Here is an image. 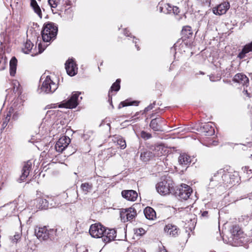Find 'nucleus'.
Segmentation results:
<instances>
[{
	"instance_id": "1",
	"label": "nucleus",
	"mask_w": 252,
	"mask_h": 252,
	"mask_svg": "<svg viewBox=\"0 0 252 252\" xmlns=\"http://www.w3.org/2000/svg\"><path fill=\"white\" fill-rule=\"evenodd\" d=\"M42 85L39 90V93H52L58 88V83L55 82L50 76L42 75L41 80H43Z\"/></svg>"
},
{
	"instance_id": "2",
	"label": "nucleus",
	"mask_w": 252,
	"mask_h": 252,
	"mask_svg": "<svg viewBox=\"0 0 252 252\" xmlns=\"http://www.w3.org/2000/svg\"><path fill=\"white\" fill-rule=\"evenodd\" d=\"M58 28L54 24L50 23L44 25L42 31V37L44 42H49L54 38L57 33Z\"/></svg>"
},
{
	"instance_id": "3",
	"label": "nucleus",
	"mask_w": 252,
	"mask_h": 252,
	"mask_svg": "<svg viewBox=\"0 0 252 252\" xmlns=\"http://www.w3.org/2000/svg\"><path fill=\"white\" fill-rule=\"evenodd\" d=\"M172 187V181L167 178H165L162 181L158 182L156 186L158 192L162 195L169 194Z\"/></svg>"
},
{
	"instance_id": "4",
	"label": "nucleus",
	"mask_w": 252,
	"mask_h": 252,
	"mask_svg": "<svg viewBox=\"0 0 252 252\" xmlns=\"http://www.w3.org/2000/svg\"><path fill=\"white\" fill-rule=\"evenodd\" d=\"M233 80L234 82L243 86L244 88L243 93L244 94L247 95V96L251 97V90L250 89H248L247 88H245V87H248L249 80L248 78L245 74L237 73L234 76Z\"/></svg>"
},
{
	"instance_id": "5",
	"label": "nucleus",
	"mask_w": 252,
	"mask_h": 252,
	"mask_svg": "<svg viewBox=\"0 0 252 252\" xmlns=\"http://www.w3.org/2000/svg\"><path fill=\"white\" fill-rule=\"evenodd\" d=\"M192 190L190 187L186 184H182L176 192V194L181 200H187L191 194Z\"/></svg>"
},
{
	"instance_id": "6",
	"label": "nucleus",
	"mask_w": 252,
	"mask_h": 252,
	"mask_svg": "<svg viewBox=\"0 0 252 252\" xmlns=\"http://www.w3.org/2000/svg\"><path fill=\"white\" fill-rule=\"evenodd\" d=\"M136 215V211L133 208L123 209L120 212V218L123 222L132 220Z\"/></svg>"
},
{
	"instance_id": "7",
	"label": "nucleus",
	"mask_w": 252,
	"mask_h": 252,
	"mask_svg": "<svg viewBox=\"0 0 252 252\" xmlns=\"http://www.w3.org/2000/svg\"><path fill=\"white\" fill-rule=\"evenodd\" d=\"M105 227L100 223H95L91 225L89 232L90 235L94 238H102L104 234Z\"/></svg>"
},
{
	"instance_id": "8",
	"label": "nucleus",
	"mask_w": 252,
	"mask_h": 252,
	"mask_svg": "<svg viewBox=\"0 0 252 252\" xmlns=\"http://www.w3.org/2000/svg\"><path fill=\"white\" fill-rule=\"evenodd\" d=\"M52 232H53V230H48L45 226L35 229V234L40 240H47Z\"/></svg>"
},
{
	"instance_id": "9",
	"label": "nucleus",
	"mask_w": 252,
	"mask_h": 252,
	"mask_svg": "<svg viewBox=\"0 0 252 252\" xmlns=\"http://www.w3.org/2000/svg\"><path fill=\"white\" fill-rule=\"evenodd\" d=\"M80 94L81 93L80 92H75L68 100L60 105L59 107H63L70 109L75 108L78 105V98Z\"/></svg>"
},
{
	"instance_id": "10",
	"label": "nucleus",
	"mask_w": 252,
	"mask_h": 252,
	"mask_svg": "<svg viewBox=\"0 0 252 252\" xmlns=\"http://www.w3.org/2000/svg\"><path fill=\"white\" fill-rule=\"evenodd\" d=\"M65 67L67 73L70 76H73L77 73V65L72 59H69L66 62Z\"/></svg>"
},
{
	"instance_id": "11",
	"label": "nucleus",
	"mask_w": 252,
	"mask_h": 252,
	"mask_svg": "<svg viewBox=\"0 0 252 252\" xmlns=\"http://www.w3.org/2000/svg\"><path fill=\"white\" fill-rule=\"evenodd\" d=\"M70 142L68 137L63 136L60 138L55 145V149L59 152H62Z\"/></svg>"
},
{
	"instance_id": "12",
	"label": "nucleus",
	"mask_w": 252,
	"mask_h": 252,
	"mask_svg": "<svg viewBox=\"0 0 252 252\" xmlns=\"http://www.w3.org/2000/svg\"><path fill=\"white\" fill-rule=\"evenodd\" d=\"M116 237V231L114 229H104V234L102 236V240L106 243H109L115 239Z\"/></svg>"
},
{
	"instance_id": "13",
	"label": "nucleus",
	"mask_w": 252,
	"mask_h": 252,
	"mask_svg": "<svg viewBox=\"0 0 252 252\" xmlns=\"http://www.w3.org/2000/svg\"><path fill=\"white\" fill-rule=\"evenodd\" d=\"M32 162L30 160L25 162L22 170V174L18 179V181L21 183L25 181L30 173L32 169Z\"/></svg>"
},
{
	"instance_id": "14",
	"label": "nucleus",
	"mask_w": 252,
	"mask_h": 252,
	"mask_svg": "<svg viewBox=\"0 0 252 252\" xmlns=\"http://www.w3.org/2000/svg\"><path fill=\"white\" fill-rule=\"evenodd\" d=\"M230 7L228 2H224L213 8V12L216 15H221L225 14Z\"/></svg>"
},
{
	"instance_id": "15",
	"label": "nucleus",
	"mask_w": 252,
	"mask_h": 252,
	"mask_svg": "<svg viewBox=\"0 0 252 252\" xmlns=\"http://www.w3.org/2000/svg\"><path fill=\"white\" fill-rule=\"evenodd\" d=\"M122 196L126 200L130 201H134L136 200L138 194L133 190H125L122 191Z\"/></svg>"
},
{
	"instance_id": "16",
	"label": "nucleus",
	"mask_w": 252,
	"mask_h": 252,
	"mask_svg": "<svg viewBox=\"0 0 252 252\" xmlns=\"http://www.w3.org/2000/svg\"><path fill=\"white\" fill-rule=\"evenodd\" d=\"M4 210L7 212L6 215L9 216L14 214L17 211V204L15 202H10L2 207Z\"/></svg>"
},
{
	"instance_id": "17",
	"label": "nucleus",
	"mask_w": 252,
	"mask_h": 252,
	"mask_svg": "<svg viewBox=\"0 0 252 252\" xmlns=\"http://www.w3.org/2000/svg\"><path fill=\"white\" fill-rule=\"evenodd\" d=\"M202 132L206 136H212L215 133V129L211 123H206L201 126Z\"/></svg>"
},
{
	"instance_id": "18",
	"label": "nucleus",
	"mask_w": 252,
	"mask_h": 252,
	"mask_svg": "<svg viewBox=\"0 0 252 252\" xmlns=\"http://www.w3.org/2000/svg\"><path fill=\"white\" fill-rule=\"evenodd\" d=\"M178 162L181 166L186 167L191 162V158L187 154H181L178 158Z\"/></svg>"
},
{
	"instance_id": "19",
	"label": "nucleus",
	"mask_w": 252,
	"mask_h": 252,
	"mask_svg": "<svg viewBox=\"0 0 252 252\" xmlns=\"http://www.w3.org/2000/svg\"><path fill=\"white\" fill-rule=\"evenodd\" d=\"M164 230L168 234L172 236H175L177 235L179 231V229L177 227L172 224H167L165 226Z\"/></svg>"
},
{
	"instance_id": "20",
	"label": "nucleus",
	"mask_w": 252,
	"mask_h": 252,
	"mask_svg": "<svg viewBox=\"0 0 252 252\" xmlns=\"http://www.w3.org/2000/svg\"><path fill=\"white\" fill-rule=\"evenodd\" d=\"M162 120L160 118L153 119L150 124V127L155 131H159L161 129Z\"/></svg>"
},
{
	"instance_id": "21",
	"label": "nucleus",
	"mask_w": 252,
	"mask_h": 252,
	"mask_svg": "<svg viewBox=\"0 0 252 252\" xmlns=\"http://www.w3.org/2000/svg\"><path fill=\"white\" fill-rule=\"evenodd\" d=\"M145 217L149 220H154L156 218L155 210L150 207H146L144 211Z\"/></svg>"
},
{
	"instance_id": "22",
	"label": "nucleus",
	"mask_w": 252,
	"mask_h": 252,
	"mask_svg": "<svg viewBox=\"0 0 252 252\" xmlns=\"http://www.w3.org/2000/svg\"><path fill=\"white\" fill-rule=\"evenodd\" d=\"M152 150L154 157L161 156L165 152V150H164V148L162 145L155 146Z\"/></svg>"
},
{
	"instance_id": "23",
	"label": "nucleus",
	"mask_w": 252,
	"mask_h": 252,
	"mask_svg": "<svg viewBox=\"0 0 252 252\" xmlns=\"http://www.w3.org/2000/svg\"><path fill=\"white\" fill-rule=\"evenodd\" d=\"M250 52H252V41L244 46L241 52L238 55V57L240 59H243L246 54Z\"/></svg>"
},
{
	"instance_id": "24",
	"label": "nucleus",
	"mask_w": 252,
	"mask_h": 252,
	"mask_svg": "<svg viewBox=\"0 0 252 252\" xmlns=\"http://www.w3.org/2000/svg\"><path fill=\"white\" fill-rule=\"evenodd\" d=\"M31 6L37 15L42 18V12L41 9L35 0H31Z\"/></svg>"
},
{
	"instance_id": "25",
	"label": "nucleus",
	"mask_w": 252,
	"mask_h": 252,
	"mask_svg": "<svg viewBox=\"0 0 252 252\" xmlns=\"http://www.w3.org/2000/svg\"><path fill=\"white\" fill-rule=\"evenodd\" d=\"M17 61L15 57H13L10 61V74L11 76H14L16 72Z\"/></svg>"
},
{
	"instance_id": "26",
	"label": "nucleus",
	"mask_w": 252,
	"mask_h": 252,
	"mask_svg": "<svg viewBox=\"0 0 252 252\" xmlns=\"http://www.w3.org/2000/svg\"><path fill=\"white\" fill-rule=\"evenodd\" d=\"M153 157H154L153 152L150 151L144 152L142 153L140 155L141 159L144 161L149 160Z\"/></svg>"
},
{
	"instance_id": "27",
	"label": "nucleus",
	"mask_w": 252,
	"mask_h": 252,
	"mask_svg": "<svg viewBox=\"0 0 252 252\" xmlns=\"http://www.w3.org/2000/svg\"><path fill=\"white\" fill-rule=\"evenodd\" d=\"M36 201L39 203L38 208L41 209H45L48 207V203L46 199L42 198H38Z\"/></svg>"
},
{
	"instance_id": "28",
	"label": "nucleus",
	"mask_w": 252,
	"mask_h": 252,
	"mask_svg": "<svg viewBox=\"0 0 252 252\" xmlns=\"http://www.w3.org/2000/svg\"><path fill=\"white\" fill-rule=\"evenodd\" d=\"M33 46V43L30 40H27L22 50L25 53L28 54L32 49Z\"/></svg>"
},
{
	"instance_id": "29",
	"label": "nucleus",
	"mask_w": 252,
	"mask_h": 252,
	"mask_svg": "<svg viewBox=\"0 0 252 252\" xmlns=\"http://www.w3.org/2000/svg\"><path fill=\"white\" fill-rule=\"evenodd\" d=\"M172 6L170 4L166 3L163 6L160 7V11L165 14H171L172 13Z\"/></svg>"
},
{
	"instance_id": "30",
	"label": "nucleus",
	"mask_w": 252,
	"mask_h": 252,
	"mask_svg": "<svg viewBox=\"0 0 252 252\" xmlns=\"http://www.w3.org/2000/svg\"><path fill=\"white\" fill-rule=\"evenodd\" d=\"M7 63V60L6 58L4 56L3 54L0 53V70H3Z\"/></svg>"
},
{
	"instance_id": "31",
	"label": "nucleus",
	"mask_w": 252,
	"mask_h": 252,
	"mask_svg": "<svg viewBox=\"0 0 252 252\" xmlns=\"http://www.w3.org/2000/svg\"><path fill=\"white\" fill-rule=\"evenodd\" d=\"M120 80L117 79L116 80V81L113 84V85H112V86L111 87L110 90L109 92V94H110V92H112L113 91L117 92L120 90Z\"/></svg>"
},
{
	"instance_id": "32",
	"label": "nucleus",
	"mask_w": 252,
	"mask_h": 252,
	"mask_svg": "<svg viewBox=\"0 0 252 252\" xmlns=\"http://www.w3.org/2000/svg\"><path fill=\"white\" fill-rule=\"evenodd\" d=\"M81 188L82 189V190L85 192V193L87 194L92 189V185L89 184L88 183H85L82 184L81 186Z\"/></svg>"
},
{
	"instance_id": "33",
	"label": "nucleus",
	"mask_w": 252,
	"mask_h": 252,
	"mask_svg": "<svg viewBox=\"0 0 252 252\" xmlns=\"http://www.w3.org/2000/svg\"><path fill=\"white\" fill-rule=\"evenodd\" d=\"M61 0H48V2L50 6H51L52 11H53V8H56L60 4Z\"/></svg>"
},
{
	"instance_id": "34",
	"label": "nucleus",
	"mask_w": 252,
	"mask_h": 252,
	"mask_svg": "<svg viewBox=\"0 0 252 252\" xmlns=\"http://www.w3.org/2000/svg\"><path fill=\"white\" fill-rule=\"evenodd\" d=\"M117 143L119 145L122 149H124L126 147V142L125 139L122 137H118Z\"/></svg>"
},
{
	"instance_id": "35",
	"label": "nucleus",
	"mask_w": 252,
	"mask_h": 252,
	"mask_svg": "<svg viewBox=\"0 0 252 252\" xmlns=\"http://www.w3.org/2000/svg\"><path fill=\"white\" fill-rule=\"evenodd\" d=\"M138 103V102H137L136 101H131V102H129L128 101H123V102H121L120 105H122L123 107H125V106L132 105H137Z\"/></svg>"
},
{
	"instance_id": "36",
	"label": "nucleus",
	"mask_w": 252,
	"mask_h": 252,
	"mask_svg": "<svg viewBox=\"0 0 252 252\" xmlns=\"http://www.w3.org/2000/svg\"><path fill=\"white\" fill-rule=\"evenodd\" d=\"M21 233H16L13 237L11 238V241L14 243H17L19 240L21 238Z\"/></svg>"
},
{
	"instance_id": "37",
	"label": "nucleus",
	"mask_w": 252,
	"mask_h": 252,
	"mask_svg": "<svg viewBox=\"0 0 252 252\" xmlns=\"http://www.w3.org/2000/svg\"><path fill=\"white\" fill-rule=\"evenodd\" d=\"M141 137L144 139H149L151 138V134L148 132L144 131H142L141 132Z\"/></svg>"
},
{
	"instance_id": "38",
	"label": "nucleus",
	"mask_w": 252,
	"mask_h": 252,
	"mask_svg": "<svg viewBox=\"0 0 252 252\" xmlns=\"http://www.w3.org/2000/svg\"><path fill=\"white\" fill-rule=\"evenodd\" d=\"M13 92H16L18 90V87L20 85L19 82L16 80L13 81Z\"/></svg>"
},
{
	"instance_id": "39",
	"label": "nucleus",
	"mask_w": 252,
	"mask_h": 252,
	"mask_svg": "<svg viewBox=\"0 0 252 252\" xmlns=\"http://www.w3.org/2000/svg\"><path fill=\"white\" fill-rule=\"evenodd\" d=\"M10 117H11V114H10V112L9 111L7 114L6 117L5 118V119L4 121L3 122V123L2 124V126L3 127L7 125V123L9 122V121L10 120Z\"/></svg>"
},
{
	"instance_id": "40",
	"label": "nucleus",
	"mask_w": 252,
	"mask_h": 252,
	"mask_svg": "<svg viewBox=\"0 0 252 252\" xmlns=\"http://www.w3.org/2000/svg\"><path fill=\"white\" fill-rule=\"evenodd\" d=\"M242 169L244 171V172H246L247 174H248V175H250L252 174V170L249 169V166L243 167Z\"/></svg>"
},
{
	"instance_id": "41",
	"label": "nucleus",
	"mask_w": 252,
	"mask_h": 252,
	"mask_svg": "<svg viewBox=\"0 0 252 252\" xmlns=\"http://www.w3.org/2000/svg\"><path fill=\"white\" fill-rule=\"evenodd\" d=\"M190 27H189V26H186V27H185L182 31V34H184V33L187 32V34H191V30H190Z\"/></svg>"
},
{
	"instance_id": "42",
	"label": "nucleus",
	"mask_w": 252,
	"mask_h": 252,
	"mask_svg": "<svg viewBox=\"0 0 252 252\" xmlns=\"http://www.w3.org/2000/svg\"><path fill=\"white\" fill-rule=\"evenodd\" d=\"M155 105V102H154L152 104H150L149 106H148L147 107H146L145 108L144 112H147L149 111L152 110L154 107Z\"/></svg>"
},
{
	"instance_id": "43",
	"label": "nucleus",
	"mask_w": 252,
	"mask_h": 252,
	"mask_svg": "<svg viewBox=\"0 0 252 252\" xmlns=\"http://www.w3.org/2000/svg\"><path fill=\"white\" fill-rule=\"evenodd\" d=\"M179 9L177 6H172V13L177 15L179 13Z\"/></svg>"
},
{
	"instance_id": "44",
	"label": "nucleus",
	"mask_w": 252,
	"mask_h": 252,
	"mask_svg": "<svg viewBox=\"0 0 252 252\" xmlns=\"http://www.w3.org/2000/svg\"><path fill=\"white\" fill-rule=\"evenodd\" d=\"M158 252H167V251L164 247H162L161 248H159Z\"/></svg>"
},
{
	"instance_id": "45",
	"label": "nucleus",
	"mask_w": 252,
	"mask_h": 252,
	"mask_svg": "<svg viewBox=\"0 0 252 252\" xmlns=\"http://www.w3.org/2000/svg\"><path fill=\"white\" fill-rule=\"evenodd\" d=\"M19 114L17 113H15L14 114L13 116V119L14 120H17L19 117Z\"/></svg>"
},
{
	"instance_id": "46",
	"label": "nucleus",
	"mask_w": 252,
	"mask_h": 252,
	"mask_svg": "<svg viewBox=\"0 0 252 252\" xmlns=\"http://www.w3.org/2000/svg\"><path fill=\"white\" fill-rule=\"evenodd\" d=\"M207 215H208V212L207 211H204L202 214V216L203 217H207Z\"/></svg>"
},
{
	"instance_id": "47",
	"label": "nucleus",
	"mask_w": 252,
	"mask_h": 252,
	"mask_svg": "<svg viewBox=\"0 0 252 252\" xmlns=\"http://www.w3.org/2000/svg\"><path fill=\"white\" fill-rule=\"evenodd\" d=\"M139 232H140V233L141 234V233H144L145 232V231H144V230L143 228H139Z\"/></svg>"
},
{
	"instance_id": "48",
	"label": "nucleus",
	"mask_w": 252,
	"mask_h": 252,
	"mask_svg": "<svg viewBox=\"0 0 252 252\" xmlns=\"http://www.w3.org/2000/svg\"><path fill=\"white\" fill-rule=\"evenodd\" d=\"M133 42L134 43H135V46H136V47L137 48V50H139V47H138V46H137V44H136V43H137V41H136V40H133Z\"/></svg>"
},
{
	"instance_id": "49",
	"label": "nucleus",
	"mask_w": 252,
	"mask_h": 252,
	"mask_svg": "<svg viewBox=\"0 0 252 252\" xmlns=\"http://www.w3.org/2000/svg\"><path fill=\"white\" fill-rule=\"evenodd\" d=\"M124 34L127 36H129V34H128L127 32V30L126 29L125 30V31H124Z\"/></svg>"
},
{
	"instance_id": "50",
	"label": "nucleus",
	"mask_w": 252,
	"mask_h": 252,
	"mask_svg": "<svg viewBox=\"0 0 252 252\" xmlns=\"http://www.w3.org/2000/svg\"><path fill=\"white\" fill-rule=\"evenodd\" d=\"M38 47H39V52L41 53L44 50V49H43L42 50H41L40 49V44L38 45Z\"/></svg>"
},
{
	"instance_id": "51",
	"label": "nucleus",
	"mask_w": 252,
	"mask_h": 252,
	"mask_svg": "<svg viewBox=\"0 0 252 252\" xmlns=\"http://www.w3.org/2000/svg\"><path fill=\"white\" fill-rule=\"evenodd\" d=\"M234 228H238V227L235 226V227H234Z\"/></svg>"
}]
</instances>
